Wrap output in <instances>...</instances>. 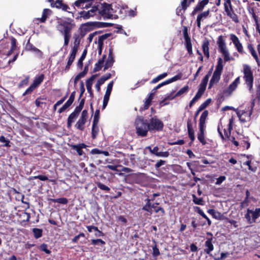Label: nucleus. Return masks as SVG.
Returning a JSON list of instances; mask_svg holds the SVG:
<instances>
[{"label":"nucleus","instance_id":"nucleus-55","mask_svg":"<svg viewBox=\"0 0 260 260\" xmlns=\"http://www.w3.org/2000/svg\"><path fill=\"white\" fill-rule=\"evenodd\" d=\"M181 77H182V75L181 74H178V75L174 76L173 77L167 80L166 81L167 82V84H169L173 82H175L178 80L180 79Z\"/></svg>","mask_w":260,"mask_h":260},{"label":"nucleus","instance_id":"nucleus-60","mask_svg":"<svg viewBox=\"0 0 260 260\" xmlns=\"http://www.w3.org/2000/svg\"><path fill=\"white\" fill-rule=\"evenodd\" d=\"M0 142L2 143H5L4 146L5 147H10V141L6 139V138L4 136H1L0 137Z\"/></svg>","mask_w":260,"mask_h":260},{"label":"nucleus","instance_id":"nucleus-64","mask_svg":"<svg viewBox=\"0 0 260 260\" xmlns=\"http://www.w3.org/2000/svg\"><path fill=\"white\" fill-rule=\"evenodd\" d=\"M202 96L199 95L198 94L196 93L194 98L190 101L189 103V107L191 108L192 105L194 104V103L198 101L199 99H200Z\"/></svg>","mask_w":260,"mask_h":260},{"label":"nucleus","instance_id":"nucleus-40","mask_svg":"<svg viewBox=\"0 0 260 260\" xmlns=\"http://www.w3.org/2000/svg\"><path fill=\"white\" fill-rule=\"evenodd\" d=\"M99 131V128L98 126V123H93L91 129V137L93 139L96 138Z\"/></svg>","mask_w":260,"mask_h":260},{"label":"nucleus","instance_id":"nucleus-46","mask_svg":"<svg viewBox=\"0 0 260 260\" xmlns=\"http://www.w3.org/2000/svg\"><path fill=\"white\" fill-rule=\"evenodd\" d=\"M189 90V87L188 85L184 86L182 88H181L179 90H178L177 93L175 94V96L178 97L182 94L187 93Z\"/></svg>","mask_w":260,"mask_h":260},{"label":"nucleus","instance_id":"nucleus-1","mask_svg":"<svg viewBox=\"0 0 260 260\" xmlns=\"http://www.w3.org/2000/svg\"><path fill=\"white\" fill-rule=\"evenodd\" d=\"M57 29L63 36L64 46L69 45L71 37V31L75 27L76 24L74 20L70 18L64 19L61 18H57Z\"/></svg>","mask_w":260,"mask_h":260},{"label":"nucleus","instance_id":"nucleus-3","mask_svg":"<svg viewBox=\"0 0 260 260\" xmlns=\"http://www.w3.org/2000/svg\"><path fill=\"white\" fill-rule=\"evenodd\" d=\"M135 125L136 129V134L138 136L142 137L147 136L148 129V120L143 117H139L135 120Z\"/></svg>","mask_w":260,"mask_h":260},{"label":"nucleus","instance_id":"nucleus-29","mask_svg":"<svg viewBox=\"0 0 260 260\" xmlns=\"http://www.w3.org/2000/svg\"><path fill=\"white\" fill-rule=\"evenodd\" d=\"M59 185L60 188L64 190H68L71 189L73 183L71 180H67V181L61 180L59 182Z\"/></svg>","mask_w":260,"mask_h":260},{"label":"nucleus","instance_id":"nucleus-52","mask_svg":"<svg viewBox=\"0 0 260 260\" xmlns=\"http://www.w3.org/2000/svg\"><path fill=\"white\" fill-rule=\"evenodd\" d=\"M196 209H197V212L200 215H201L203 217H204V218H205L206 219H207V222H208V224L209 225H211V220L207 217V216L204 214V213L202 211V210L198 207H196Z\"/></svg>","mask_w":260,"mask_h":260},{"label":"nucleus","instance_id":"nucleus-41","mask_svg":"<svg viewBox=\"0 0 260 260\" xmlns=\"http://www.w3.org/2000/svg\"><path fill=\"white\" fill-rule=\"evenodd\" d=\"M87 52V51L86 49H85L83 51L81 57H80V58L78 61V63H77V67L78 68H79V69L82 68L83 65V61L84 60V59L86 56Z\"/></svg>","mask_w":260,"mask_h":260},{"label":"nucleus","instance_id":"nucleus-31","mask_svg":"<svg viewBox=\"0 0 260 260\" xmlns=\"http://www.w3.org/2000/svg\"><path fill=\"white\" fill-rule=\"evenodd\" d=\"M212 238H207V241L205 242V246L206 248L204 249L205 252L210 254L211 251L213 250L214 246L212 243Z\"/></svg>","mask_w":260,"mask_h":260},{"label":"nucleus","instance_id":"nucleus-53","mask_svg":"<svg viewBox=\"0 0 260 260\" xmlns=\"http://www.w3.org/2000/svg\"><path fill=\"white\" fill-rule=\"evenodd\" d=\"M206 86L207 85L200 83L197 93L202 96L206 90Z\"/></svg>","mask_w":260,"mask_h":260},{"label":"nucleus","instance_id":"nucleus-11","mask_svg":"<svg viewBox=\"0 0 260 260\" xmlns=\"http://www.w3.org/2000/svg\"><path fill=\"white\" fill-rule=\"evenodd\" d=\"M257 103L256 101H255V99H253L252 98L251 99V106H250V110L249 112L243 111L242 112V114H240V112H237V115L239 118L240 121L242 123L246 122L248 121H249L250 119L251 115L252 113V110L253 108L254 107L255 104Z\"/></svg>","mask_w":260,"mask_h":260},{"label":"nucleus","instance_id":"nucleus-16","mask_svg":"<svg viewBox=\"0 0 260 260\" xmlns=\"http://www.w3.org/2000/svg\"><path fill=\"white\" fill-rule=\"evenodd\" d=\"M240 82V77H238L226 89L223 90L222 93L223 95L225 96H230L232 92L237 88Z\"/></svg>","mask_w":260,"mask_h":260},{"label":"nucleus","instance_id":"nucleus-49","mask_svg":"<svg viewBox=\"0 0 260 260\" xmlns=\"http://www.w3.org/2000/svg\"><path fill=\"white\" fill-rule=\"evenodd\" d=\"M111 36V34L107 33L99 37L98 39V44L104 45V41Z\"/></svg>","mask_w":260,"mask_h":260},{"label":"nucleus","instance_id":"nucleus-59","mask_svg":"<svg viewBox=\"0 0 260 260\" xmlns=\"http://www.w3.org/2000/svg\"><path fill=\"white\" fill-rule=\"evenodd\" d=\"M100 119V109H96L94 114L93 123H98Z\"/></svg>","mask_w":260,"mask_h":260},{"label":"nucleus","instance_id":"nucleus-63","mask_svg":"<svg viewBox=\"0 0 260 260\" xmlns=\"http://www.w3.org/2000/svg\"><path fill=\"white\" fill-rule=\"evenodd\" d=\"M157 203L153 204L151 206V208L154 209L155 212L156 213L158 212L159 211H161L162 214H165V211L163 208L161 207H157Z\"/></svg>","mask_w":260,"mask_h":260},{"label":"nucleus","instance_id":"nucleus-51","mask_svg":"<svg viewBox=\"0 0 260 260\" xmlns=\"http://www.w3.org/2000/svg\"><path fill=\"white\" fill-rule=\"evenodd\" d=\"M32 231L34 233V237L36 239H38L42 236L43 231L41 229H38V228H34V229H33Z\"/></svg>","mask_w":260,"mask_h":260},{"label":"nucleus","instance_id":"nucleus-62","mask_svg":"<svg viewBox=\"0 0 260 260\" xmlns=\"http://www.w3.org/2000/svg\"><path fill=\"white\" fill-rule=\"evenodd\" d=\"M193 201L197 205H203V200L202 198H198L195 195H192Z\"/></svg>","mask_w":260,"mask_h":260},{"label":"nucleus","instance_id":"nucleus-4","mask_svg":"<svg viewBox=\"0 0 260 260\" xmlns=\"http://www.w3.org/2000/svg\"><path fill=\"white\" fill-rule=\"evenodd\" d=\"M208 111L204 110L202 113L199 119V132L198 134V139L203 145L206 144L205 139V132L206 128V120L208 116Z\"/></svg>","mask_w":260,"mask_h":260},{"label":"nucleus","instance_id":"nucleus-20","mask_svg":"<svg viewBox=\"0 0 260 260\" xmlns=\"http://www.w3.org/2000/svg\"><path fill=\"white\" fill-rule=\"evenodd\" d=\"M210 14V9H208L207 11L202 12L198 15L196 22L198 28H201V21L209 16Z\"/></svg>","mask_w":260,"mask_h":260},{"label":"nucleus","instance_id":"nucleus-58","mask_svg":"<svg viewBox=\"0 0 260 260\" xmlns=\"http://www.w3.org/2000/svg\"><path fill=\"white\" fill-rule=\"evenodd\" d=\"M77 53V52L71 50V52L70 56L69 57L68 61L73 63V62L74 61V59L75 58Z\"/></svg>","mask_w":260,"mask_h":260},{"label":"nucleus","instance_id":"nucleus-47","mask_svg":"<svg viewBox=\"0 0 260 260\" xmlns=\"http://www.w3.org/2000/svg\"><path fill=\"white\" fill-rule=\"evenodd\" d=\"M220 52L222 54L225 62L229 61L231 59H234L233 58H231L230 57L229 53L227 49L220 51Z\"/></svg>","mask_w":260,"mask_h":260},{"label":"nucleus","instance_id":"nucleus-32","mask_svg":"<svg viewBox=\"0 0 260 260\" xmlns=\"http://www.w3.org/2000/svg\"><path fill=\"white\" fill-rule=\"evenodd\" d=\"M106 57V55L105 54L103 55L102 58L98 60V62H96L95 64V66L93 68V72L95 73V72H98L102 69Z\"/></svg>","mask_w":260,"mask_h":260},{"label":"nucleus","instance_id":"nucleus-48","mask_svg":"<svg viewBox=\"0 0 260 260\" xmlns=\"http://www.w3.org/2000/svg\"><path fill=\"white\" fill-rule=\"evenodd\" d=\"M185 46L187 50L188 53L189 55H191L192 54V44L191 42V39L185 41Z\"/></svg>","mask_w":260,"mask_h":260},{"label":"nucleus","instance_id":"nucleus-17","mask_svg":"<svg viewBox=\"0 0 260 260\" xmlns=\"http://www.w3.org/2000/svg\"><path fill=\"white\" fill-rule=\"evenodd\" d=\"M113 84L114 82L112 81L107 85V89L103 100V103L102 106L103 110L105 109L108 105L110 99V96L112 90Z\"/></svg>","mask_w":260,"mask_h":260},{"label":"nucleus","instance_id":"nucleus-22","mask_svg":"<svg viewBox=\"0 0 260 260\" xmlns=\"http://www.w3.org/2000/svg\"><path fill=\"white\" fill-rule=\"evenodd\" d=\"M208 3L209 0H202L199 2L194 8L191 12V15H194L197 12L202 11Z\"/></svg>","mask_w":260,"mask_h":260},{"label":"nucleus","instance_id":"nucleus-56","mask_svg":"<svg viewBox=\"0 0 260 260\" xmlns=\"http://www.w3.org/2000/svg\"><path fill=\"white\" fill-rule=\"evenodd\" d=\"M182 31L185 41L191 39L188 34V28L187 26H184L183 27Z\"/></svg>","mask_w":260,"mask_h":260},{"label":"nucleus","instance_id":"nucleus-35","mask_svg":"<svg viewBox=\"0 0 260 260\" xmlns=\"http://www.w3.org/2000/svg\"><path fill=\"white\" fill-rule=\"evenodd\" d=\"M209 46V41L206 39L205 40L203 41V43L202 44V49H203V51L204 52L205 56L206 57H207L208 58L210 56Z\"/></svg>","mask_w":260,"mask_h":260},{"label":"nucleus","instance_id":"nucleus-34","mask_svg":"<svg viewBox=\"0 0 260 260\" xmlns=\"http://www.w3.org/2000/svg\"><path fill=\"white\" fill-rule=\"evenodd\" d=\"M247 48L251 53V55L253 56V57L255 60L256 62H257L258 65H259V59L258 57V56L257 55V53L253 46V45L251 44H248L247 45Z\"/></svg>","mask_w":260,"mask_h":260},{"label":"nucleus","instance_id":"nucleus-54","mask_svg":"<svg viewBox=\"0 0 260 260\" xmlns=\"http://www.w3.org/2000/svg\"><path fill=\"white\" fill-rule=\"evenodd\" d=\"M212 100L209 98L207 99L203 103H202L199 107V108L202 111L206 109L211 103Z\"/></svg>","mask_w":260,"mask_h":260},{"label":"nucleus","instance_id":"nucleus-24","mask_svg":"<svg viewBox=\"0 0 260 260\" xmlns=\"http://www.w3.org/2000/svg\"><path fill=\"white\" fill-rule=\"evenodd\" d=\"M187 132L188 135L189 139L191 140L192 142L194 141L195 137L194 130L192 127V123L191 119H188L187 121Z\"/></svg>","mask_w":260,"mask_h":260},{"label":"nucleus","instance_id":"nucleus-7","mask_svg":"<svg viewBox=\"0 0 260 260\" xmlns=\"http://www.w3.org/2000/svg\"><path fill=\"white\" fill-rule=\"evenodd\" d=\"M224 10L226 16L236 23L239 22V17L236 13L231 0H224Z\"/></svg>","mask_w":260,"mask_h":260},{"label":"nucleus","instance_id":"nucleus-42","mask_svg":"<svg viewBox=\"0 0 260 260\" xmlns=\"http://www.w3.org/2000/svg\"><path fill=\"white\" fill-rule=\"evenodd\" d=\"M49 201H50L54 203H58L61 204H67L68 202L67 199L65 198H61L58 199H50Z\"/></svg>","mask_w":260,"mask_h":260},{"label":"nucleus","instance_id":"nucleus-9","mask_svg":"<svg viewBox=\"0 0 260 260\" xmlns=\"http://www.w3.org/2000/svg\"><path fill=\"white\" fill-rule=\"evenodd\" d=\"M243 78L245 81V83L249 90H251L253 87V76L251 67L249 66L247 64H244L243 66Z\"/></svg>","mask_w":260,"mask_h":260},{"label":"nucleus","instance_id":"nucleus-10","mask_svg":"<svg viewBox=\"0 0 260 260\" xmlns=\"http://www.w3.org/2000/svg\"><path fill=\"white\" fill-rule=\"evenodd\" d=\"M111 6L112 18H123L126 15V10L124 7L121 6L116 3L111 4Z\"/></svg>","mask_w":260,"mask_h":260},{"label":"nucleus","instance_id":"nucleus-15","mask_svg":"<svg viewBox=\"0 0 260 260\" xmlns=\"http://www.w3.org/2000/svg\"><path fill=\"white\" fill-rule=\"evenodd\" d=\"M88 117V113L87 110L86 109L83 110L80 118L75 124V127L77 129L81 131L84 130V124L87 122Z\"/></svg>","mask_w":260,"mask_h":260},{"label":"nucleus","instance_id":"nucleus-18","mask_svg":"<svg viewBox=\"0 0 260 260\" xmlns=\"http://www.w3.org/2000/svg\"><path fill=\"white\" fill-rule=\"evenodd\" d=\"M230 39L234 44L238 52L241 54H244L245 52L244 51L243 46L240 43L238 38L234 34H230Z\"/></svg>","mask_w":260,"mask_h":260},{"label":"nucleus","instance_id":"nucleus-14","mask_svg":"<svg viewBox=\"0 0 260 260\" xmlns=\"http://www.w3.org/2000/svg\"><path fill=\"white\" fill-rule=\"evenodd\" d=\"M195 0H182L181 4L176 9V14L179 16L184 17V13L189 7L192 3H193Z\"/></svg>","mask_w":260,"mask_h":260},{"label":"nucleus","instance_id":"nucleus-43","mask_svg":"<svg viewBox=\"0 0 260 260\" xmlns=\"http://www.w3.org/2000/svg\"><path fill=\"white\" fill-rule=\"evenodd\" d=\"M87 230L89 232H92V229H93L94 231L96 232V233H95V236L97 237H100L103 236V233L98 230V228L94 226H87Z\"/></svg>","mask_w":260,"mask_h":260},{"label":"nucleus","instance_id":"nucleus-19","mask_svg":"<svg viewBox=\"0 0 260 260\" xmlns=\"http://www.w3.org/2000/svg\"><path fill=\"white\" fill-rule=\"evenodd\" d=\"M87 146L84 143H80L77 145H71V147L72 149L76 151L79 156H83L84 158H85V154L83 151V148H85Z\"/></svg>","mask_w":260,"mask_h":260},{"label":"nucleus","instance_id":"nucleus-33","mask_svg":"<svg viewBox=\"0 0 260 260\" xmlns=\"http://www.w3.org/2000/svg\"><path fill=\"white\" fill-rule=\"evenodd\" d=\"M233 118L232 117L230 119L229 123L228 125V131L225 129H224V138H226L228 140L230 139L231 131L233 129Z\"/></svg>","mask_w":260,"mask_h":260},{"label":"nucleus","instance_id":"nucleus-36","mask_svg":"<svg viewBox=\"0 0 260 260\" xmlns=\"http://www.w3.org/2000/svg\"><path fill=\"white\" fill-rule=\"evenodd\" d=\"M89 23V24L88 25V26L93 25L98 28L109 27L112 26L113 25L112 23L102 22H95Z\"/></svg>","mask_w":260,"mask_h":260},{"label":"nucleus","instance_id":"nucleus-6","mask_svg":"<svg viewBox=\"0 0 260 260\" xmlns=\"http://www.w3.org/2000/svg\"><path fill=\"white\" fill-rule=\"evenodd\" d=\"M148 129L150 133L161 132L164 127V122L157 116H154L148 120Z\"/></svg>","mask_w":260,"mask_h":260},{"label":"nucleus","instance_id":"nucleus-37","mask_svg":"<svg viewBox=\"0 0 260 260\" xmlns=\"http://www.w3.org/2000/svg\"><path fill=\"white\" fill-rule=\"evenodd\" d=\"M11 47L10 50L8 52L7 54V56H10L14 52V51L16 50L17 48V40L14 37H12L11 38Z\"/></svg>","mask_w":260,"mask_h":260},{"label":"nucleus","instance_id":"nucleus-27","mask_svg":"<svg viewBox=\"0 0 260 260\" xmlns=\"http://www.w3.org/2000/svg\"><path fill=\"white\" fill-rule=\"evenodd\" d=\"M52 14V11L49 9H44L42 12L41 18H38V20L41 23H45L48 17Z\"/></svg>","mask_w":260,"mask_h":260},{"label":"nucleus","instance_id":"nucleus-25","mask_svg":"<svg viewBox=\"0 0 260 260\" xmlns=\"http://www.w3.org/2000/svg\"><path fill=\"white\" fill-rule=\"evenodd\" d=\"M114 62V56L112 53V50H109V53L108 54V59L106 61L105 64L104 66V71H106L109 68H111Z\"/></svg>","mask_w":260,"mask_h":260},{"label":"nucleus","instance_id":"nucleus-21","mask_svg":"<svg viewBox=\"0 0 260 260\" xmlns=\"http://www.w3.org/2000/svg\"><path fill=\"white\" fill-rule=\"evenodd\" d=\"M97 76L98 74L93 75L86 81V88L91 98L93 97V92L92 89L93 81Z\"/></svg>","mask_w":260,"mask_h":260},{"label":"nucleus","instance_id":"nucleus-28","mask_svg":"<svg viewBox=\"0 0 260 260\" xmlns=\"http://www.w3.org/2000/svg\"><path fill=\"white\" fill-rule=\"evenodd\" d=\"M54 8L57 9H61L63 11H67L69 13H71L68 11V9H70L69 7L66 4L63 3L62 0H56L54 4Z\"/></svg>","mask_w":260,"mask_h":260},{"label":"nucleus","instance_id":"nucleus-26","mask_svg":"<svg viewBox=\"0 0 260 260\" xmlns=\"http://www.w3.org/2000/svg\"><path fill=\"white\" fill-rule=\"evenodd\" d=\"M155 92L154 91H152L149 94L148 98L146 100L144 104H143V107H141L140 109V111H144L147 110L150 107L152 100L153 99V96L155 95Z\"/></svg>","mask_w":260,"mask_h":260},{"label":"nucleus","instance_id":"nucleus-8","mask_svg":"<svg viewBox=\"0 0 260 260\" xmlns=\"http://www.w3.org/2000/svg\"><path fill=\"white\" fill-rule=\"evenodd\" d=\"M101 0H96L95 2V5H100L98 13L103 17L104 19H112V14L111 11L112 6L111 4H108L106 3L101 4Z\"/></svg>","mask_w":260,"mask_h":260},{"label":"nucleus","instance_id":"nucleus-61","mask_svg":"<svg viewBox=\"0 0 260 260\" xmlns=\"http://www.w3.org/2000/svg\"><path fill=\"white\" fill-rule=\"evenodd\" d=\"M36 88L33 84H31L30 86L25 90V91L23 93V96H25L27 94H30L34 89Z\"/></svg>","mask_w":260,"mask_h":260},{"label":"nucleus","instance_id":"nucleus-5","mask_svg":"<svg viewBox=\"0 0 260 260\" xmlns=\"http://www.w3.org/2000/svg\"><path fill=\"white\" fill-rule=\"evenodd\" d=\"M223 69V60L221 57H219L217 59V63L215 67V70L213 72V75L209 82L208 87L209 89H211L214 84H216L219 82Z\"/></svg>","mask_w":260,"mask_h":260},{"label":"nucleus","instance_id":"nucleus-45","mask_svg":"<svg viewBox=\"0 0 260 260\" xmlns=\"http://www.w3.org/2000/svg\"><path fill=\"white\" fill-rule=\"evenodd\" d=\"M167 75H168V73H166V72L164 73H162V74H161L160 75H159L156 77H155L154 79H153L151 81L150 83L151 84L156 83V82H158L161 79H164V78L167 77Z\"/></svg>","mask_w":260,"mask_h":260},{"label":"nucleus","instance_id":"nucleus-13","mask_svg":"<svg viewBox=\"0 0 260 260\" xmlns=\"http://www.w3.org/2000/svg\"><path fill=\"white\" fill-rule=\"evenodd\" d=\"M245 217L249 223L256 222V219L260 217V208H256L255 210L247 209Z\"/></svg>","mask_w":260,"mask_h":260},{"label":"nucleus","instance_id":"nucleus-50","mask_svg":"<svg viewBox=\"0 0 260 260\" xmlns=\"http://www.w3.org/2000/svg\"><path fill=\"white\" fill-rule=\"evenodd\" d=\"M252 98L253 99H255L256 103L257 104H259L260 103V87H258L256 90L255 93L254 95H252Z\"/></svg>","mask_w":260,"mask_h":260},{"label":"nucleus","instance_id":"nucleus-12","mask_svg":"<svg viewBox=\"0 0 260 260\" xmlns=\"http://www.w3.org/2000/svg\"><path fill=\"white\" fill-rule=\"evenodd\" d=\"M100 5H95V3L92 7V9L88 11H81L79 13L80 15L79 16H78L76 19H79L80 18H82L83 19L86 20L89 19L91 17H93L95 15L96 13L98 12L99 10V7Z\"/></svg>","mask_w":260,"mask_h":260},{"label":"nucleus","instance_id":"nucleus-44","mask_svg":"<svg viewBox=\"0 0 260 260\" xmlns=\"http://www.w3.org/2000/svg\"><path fill=\"white\" fill-rule=\"evenodd\" d=\"M29 80V76H26L25 78L23 79L18 85V87L19 88H21L24 87V86H27L28 84Z\"/></svg>","mask_w":260,"mask_h":260},{"label":"nucleus","instance_id":"nucleus-23","mask_svg":"<svg viewBox=\"0 0 260 260\" xmlns=\"http://www.w3.org/2000/svg\"><path fill=\"white\" fill-rule=\"evenodd\" d=\"M26 48L27 50L34 52L38 57L40 58L43 57V52L40 49L34 46L32 44H30L29 41H28L27 43Z\"/></svg>","mask_w":260,"mask_h":260},{"label":"nucleus","instance_id":"nucleus-39","mask_svg":"<svg viewBox=\"0 0 260 260\" xmlns=\"http://www.w3.org/2000/svg\"><path fill=\"white\" fill-rule=\"evenodd\" d=\"M78 116L76 113L72 112L69 116L67 121V127L70 128L72 126V123L74 122V119Z\"/></svg>","mask_w":260,"mask_h":260},{"label":"nucleus","instance_id":"nucleus-30","mask_svg":"<svg viewBox=\"0 0 260 260\" xmlns=\"http://www.w3.org/2000/svg\"><path fill=\"white\" fill-rule=\"evenodd\" d=\"M217 44L219 52L227 49L225 42L222 36L221 35L218 37Z\"/></svg>","mask_w":260,"mask_h":260},{"label":"nucleus","instance_id":"nucleus-2","mask_svg":"<svg viewBox=\"0 0 260 260\" xmlns=\"http://www.w3.org/2000/svg\"><path fill=\"white\" fill-rule=\"evenodd\" d=\"M89 24V22L82 24L77 32L74 34L73 37V46L72 48V50L78 52L82 40L90 31V29L88 27Z\"/></svg>","mask_w":260,"mask_h":260},{"label":"nucleus","instance_id":"nucleus-57","mask_svg":"<svg viewBox=\"0 0 260 260\" xmlns=\"http://www.w3.org/2000/svg\"><path fill=\"white\" fill-rule=\"evenodd\" d=\"M72 105L71 104H70L68 101L66 102V103L61 107L58 110V113L60 114L64 112L67 108L70 107Z\"/></svg>","mask_w":260,"mask_h":260},{"label":"nucleus","instance_id":"nucleus-38","mask_svg":"<svg viewBox=\"0 0 260 260\" xmlns=\"http://www.w3.org/2000/svg\"><path fill=\"white\" fill-rule=\"evenodd\" d=\"M44 77L45 75L43 74H41L39 76L35 77L32 84L36 87H38L43 81Z\"/></svg>","mask_w":260,"mask_h":260}]
</instances>
